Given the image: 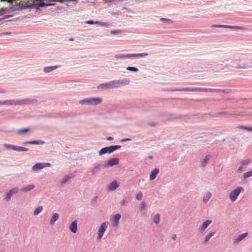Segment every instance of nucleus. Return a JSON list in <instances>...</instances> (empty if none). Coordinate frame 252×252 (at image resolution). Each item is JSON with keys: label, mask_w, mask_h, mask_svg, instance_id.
Segmentation results:
<instances>
[{"label": "nucleus", "mask_w": 252, "mask_h": 252, "mask_svg": "<svg viewBox=\"0 0 252 252\" xmlns=\"http://www.w3.org/2000/svg\"><path fill=\"white\" fill-rule=\"evenodd\" d=\"M1 1H7L8 2H9V0H1Z\"/></svg>", "instance_id": "obj_51"}, {"label": "nucleus", "mask_w": 252, "mask_h": 252, "mask_svg": "<svg viewBox=\"0 0 252 252\" xmlns=\"http://www.w3.org/2000/svg\"><path fill=\"white\" fill-rule=\"evenodd\" d=\"M97 88L101 90L104 89H111V85L110 84V82L100 84L98 86Z\"/></svg>", "instance_id": "obj_21"}, {"label": "nucleus", "mask_w": 252, "mask_h": 252, "mask_svg": "<svg viewBox=\"0 0 252 252\" xmlns=\"http://www.w3.org/2000/svg\"><path fill=\"white\" fill-rule=\"evenodd\" d=\"M216 89H211V88H205V90L204 91V92H215L216 91Z\"/></svg>", "instance_id": "obj_43"}, {"label": "nucleus", "mask_w": 252, "mask_h": 252, "mask_svg": "<svg viewBox=\"0 0 252 252\" xmlns=\"http://www.w3.org/2000/svg\"><path fill=\"white\" fill-rule=\"evenodd\" d=\"M248 235L247 232L242 234L239 236L236 235L233 238V241L235 244H238L242 240L244 239Z\"/></svg>", "instance_id": "obj_7"}, {"label": "nucleus", "mask_w": 252, "mask_h": 252, "mask_svg": "<svg viewBox=\"0 0 252 252\" xmlns=\"http://www.w3.org/2000/svg\"><path fill=\"white\" fill-rule=\"evenodd\" d=\"M159 215L158 214H156L154 217V222L156 223V224H158L160 220V218H159Z\"/></svg>", "instance_id": "obj_32"}, {"label": "nucleus", "mask_w": 252, "mask_h": 252, "mask_svg": "<svg viewBox=\"0 0 252 252\" xmlns=\"http://www.w3.org/2000/svg\"><path fill=\"white\" fill-rule=\"evenodd\" d=\"M59 218V215L58 213H54L50 220V224L51 225H54L55 221L58 220Z\"/></svg>", "instance_id": "obj_17"}, {"label": "nucleus", "mask_w": 252, "mask_h": 252, "mask_svg": "<svg viewBox=\"0 0 252 252\" xmlns=\"http://www.w3.org/2000/svg\"><path fill=\"white\" fill-rule=\"evenodd\" d=\"M126 70L136 72L138 71V69L134 67L128 66L126 67Z\"/></svg>", "instance_id": "obj_40"}, {"label": "nucleus", "mask_w": 252, "mask_h": 252, "mask_svg": "<svg viewBox=\"0 0 252 252\" xmlns=\"http://www.w3.org/2000/svg\"><path fill=\"white\" fill-rule=\"evenodd\" d=\"M210 158H211V156L208 155V156H206L202 162V163H201L202 166H205Z\"/></svg>", "instance_id": "obj_27"}, {"label": "nucleus", "mask_w": 252, "mask_h": 252, "mask_svg": "<svg viewBox=\"0 0 252 252\" xmlns=\"http://www.w3.org/2000/svg\"><path fill=\"white\" fill-rule=\"evenodd\" d=\"M121 148L119 145L111 146L101 149L99 152V155L102 156L106 153L110 154L114 151L118 150Z\"/></svg>", "instance_id": "obj_1"}, {"label": "nucleus", "mask_w": 252, "mask_h": 252, "mask_svg": "<svg viewBox=\"0 0 252 252\" xmlns=\"http://www.w3.org/2000/svg\"><path fill=\"white\" fill-rule=\"evenodd\" d=\"M159 173V169L158 168L154 169L151 172L150 176V180H154L156 178L158 174Z\"/></svg>", "instance_id": "obj_18"}, {"label": "nucleus", "mask_w": 252, "mask_h": 252, "mask_svg": "<svg viewBox=\"0 0 252 252\" xmlns=\"http://www.w3.org/2000/svg\"><path fill=\"white\" fill-rule=\"evenodd\" d=\"M148 55V53H140V54H127V57L128 58L130 57H136V58H141L143 57H146Z\"/></svg>", "instance_id": "obj_16"}, {"label": "nucleus", "mask_w": 252, "mask_h": 252, "mask_svg": "<svg viewBox=\"0 0 252 252\" xmlns=\"http://www.w3.org/2000/svg\"><path fill=\"white\" fill-rule=\"evenodd\" d=\"M51 164L50 163H37L33 165L32 169L33 171H36L39 169H42L45 167H51Z\"/></svg>", "instance_id": "obj_6"}, {"label": "nucleus", "mask_w": 252, "mask_h": 252, "mask_svg": "<svg viewBox=\"0 0 252 252\" xmlns=\"http://www.w3.org/2000/svg\"><path fill=\"white\" fill-rule=\"evenodd\" d=\"M121 215L117 214L115 215L111 220L112 224L113 226H117L119 224V221L121 219Z\"/></svg>", "instance_id": "obj_9"}, {"label": "nucleus", "mask_w": 252, "mask_h": 252, "mask_svg": "<svg viewBox=\"0 0 252 252\" xmlns=\"http://www.w3.org/2000/svg\"><path fill=\"white\" fill-rule=\"evenodd\" d=\"M119 160L118 158L109 159L107 161V166L111 167L119 164Z\"/></svg>", "instance_id": "obj_8"}, {"label": "nucleus", "mask_w": 252, "mask_h": 252, "mask_svg": "<svg viewBox=\"0 0 252 252\" xmlns=\"http://www.w3.org/2000/svg\"><path fill=\"white\" fill-rule=\"evenodd\" d=\"M119 187V184L117 181H114L111 183L108 187V191H113L115 190L116 189H117Z\"/></svg>", "instance_id": "obj_12"}, {"label": "nucleus", "mask_w": 252, "mask_h": 252, "mask_svg": "<svg viewBox=\"0 0 252 252\" xmlns=\"http://www.w3.org/2000/svg\"><path fill=\"white\" fill-rule=\"evenodd\" d=\"M9 2H11L13 0H9ZM55 1V0H42V1H40L38 5L40 7H43L44 6H49L54 5L53 3H50L51 1Z\"/></svg>", "instance_id": "obj_10"}, {"label": "nucleus", "mask_w": 252, "mask_h": 252, "mask_svg": "<svg viewBox=\"0 0 252 252\" xmlns=\"http://www.w3.org/2000/svg\"><path fill=\"white\" fill-rule=\"evenodd\" d=\"M71 178V177L69 176L64 177L61 180V184L63 185L67 183L70 181Z\"/></svg>", "instance_id": "obj_28"}, {"label": "nucleus", "mask_w": 252, "mask_h": 252, "mask_svg": "<svg viewBox=\"0 0 252 252\" xmlns=\"http://www.w3.org/2000/svg\"><path fill=\"white\" fill-rule=\"evenodd\" d=\"M57 67H58V66H56V65L46 67L44 68V71L45 72L48 73V72H51V71H52L54 69H56Z\"/></svg>", "instance_id": "obj_25"}, {"label": "nucleus", "mask_w": 252, "mask_h": 252, "mask_svg": "<svg viewBox=\"0 0 252 252\" xmlns=\"http://www.w3.org/2000/svg\"><path fill=\"white\" fill-rule=\"evenodd\" d=\"M108 226V223L107 222H103L101 224L100 228L98 229V235L97 237V239H101V238L102 237L104 233L106 231L107 228Z\"/></svg>", "instance_id": "obj_4"}, {"label": "nucleus", "mask_w": 252, "mask_h": 252, "mask_svg": "<svg viewBox=\"0 0 252 252\" xmlns=\"http://www.w3.org/2000/svg\"><path fill=\"white\" fill-rule=\"evenodd\" d=\"M19 104V101L16 100H6L4 101H0V105H17Z\"/></svg>", "instance_id": "obj_11"}, {"label": "nucleus", "mask_w": 252, "mask_h": 252, "mask_svg": "<svg viewBox=\"0 0 252 252\" xmlns=\"http://www.w3.org/2000/svg\"><path fill=\"white\" fill-rule=\"evenodd\" d=\"M216 233L215 231H211L209 234L206 236V237L204 238L202 243L203 244H206L209 240L211 239V238Z\"/></svg>", "instance_id": "obj_15"}, {"label": "nucleus", "mask_w": 252, "mask_h": 252, "mask_svg": "<svg viewBox=\"0 0 252 252\" xmlns=\"http://www.w3.org/2000/svg\"><path fill=\"white\" fill-rule=\"evenodd\" d=\"M180 91L193 92L192 88H186L181 89V90H180Z\"/></svg>", "instance_id": "obj_42"}, {"label": "nucleus", "mask_w": 252, "mask_h": 252, "mask_svg": "<svg viewBox=\"0 0 252 252\" xmlns=\"http://www.w3.org/2000/svg\"><path fill=\"white\" fill-rule=\"evenodd\" d=\"M3 147L6 149H10L13 150H16V146H15L14 145H10V144H4Z\"/></svg>", "instance_id": "obj_33"}, {"label": "nucleus", "mask_w": 252, "mask_h": 252, "mask_svg": "<svg viewBox=\"0 0 252 252\" xmlns=\"http://www.w3.org/2000/svg\"><path fill=\"white\" fill-rule=\"evenodd\" d=\"M44 143V142L42 140H35V141H31L27 142L25 143L26 144H35V145H42Z\"/></svg>", "instance_id": "obj_22"}, {"label": "nucleus", "mask_w": 252, "mask_h": 252, "mask_svg": "<svg viewBox=\"0 0 252 252\" xmlns=\"http://www.w3.org/2000/svg\"><path fill=\"white\" fill-rule=\"evenodd\" d=\"M18 191V189L17 188H14L6 193V196L7 197L8 200H10L12 195L13 194L16 193Z\"/></svg>", "instance_id": "obj_13"}, {"label": "nucleus", "mask_w": 252, "mask_h": 252, "mask_svg": "<svg viewBox=\"0 0 252 252\" xmlns=\"http://www.w3.org/2000/svg\"><path fill=\"white\" fill-rule=\"evenodd\" d=\"M107 139L108 140H109V141H111V140H113V137H108L107 138Z\"/></svg>", "instance_id": "obj_47"}, {"label": "nucleus", "mask_w": 252, "mask_h": 252, "mask_svg": "<svg viewBox=\"0 0 252 252\" xmlns=\"http://www.w3.org/2000/svg\"><path fill=\"white\" fill-rule=\"evenodd\" d=\"M101 166V164H97L96 166H95L93 169H92V173L93 174H95L96 172H97L100 169V167Z\"/></svg>", "instance_id": "obj_35"}, {"label": "nucleus", "mask_w": 252, "mask_h": 252, "mask_svg": "<svg viewBox=\"0 0 252 252\" xmlns=\"http://www.w3.org/2000/svg\"><path fill=\"white\" fill-rule=\"evenodd\" d=\"M176 238V235H175V234H174V235H173V236H172V239H173V240H175Z\"/></svg>", "instance_id": "obj_49"}, {"label": "nucleus", "mask_w": 252, "mask_h": 252, "mask_svg": "<svg viewBox=\"0 0 252 252\" xmlns=\"http://www.w3.org/2000/svg\"><path fill=\"white\" fill-rule=\"evenodd\" d=\"M238 128L242 129H245L248 131H252V127H247L245 126H239L237 127Z\"/></svg>", "instance_id": "obj_38"}, {"label": "nucleus", "mask_w": 252, "mask_h": 252, "mask_svg": "<svg viewBox=\"0 0 252 252\" xmlns=\"http://www.w3.org/2000/svg\"><path fill=\"white\" fill-rule=\"evenodd\" d=\"M193 92H204L205 88H192Z\"/></svg>", "instance_id": "obj_39"}, {"label": "nucleus", "mask_w": 252, "mask_h": 252, "mask_svg": "<svg viewBox=\"0 0 252 252\" xmlns=\"http://www.w3.org/2000/svg\"><path fill=\"white\" fill-rule=\"evenodd\" d=\"M35 188V186L33 185H29L21 189V190L23 192H28L32 189H33Z\"/></svg>", "instance_id": "obj_20"}, {"label": "nucleus", "mask_w": 252, "mask_h": 252, "mask_svg": "<svg viewBox=\"0 0 252 252\" xmlns=\"http://www.w3.org/2000/svg\"><path fill=\"white\" fill-rule=\"evenodd\" d=\"M244 191V189L243 188L241 187H237L236 189L230 192L229 194V198L230 200L232 202L235 201L237 199V197L240 192Z\"/></svg>", "instance_id": "obj_2"}, {"label": "nucleus", "mask_w": 252, "mask_h": 252, "mask_svg": "<svg viewBox=\"0 0 252 252\" xmlns=\"http://www.w3.org/2000/svg\"><path fill=\"white\" fill-rule=\"evenodd\" d=\"M146 207V203L144 202H141V203L140 205V209L142 210L144 209Z\"/></svg>", "instance_id": "obj_44"}, {"label": "nucleus", "mask_w": 252, "mask_h": 252, "mask_svg": "<svg viewBox=\"0 0 252 252\" xmlns=\"http://www.w3.org/2000/svg\"><path fill=\"white\" fill-rule=\"evenodd\" d=\"M86 23L89 24H93L94 23V21L92 20L87 21Z\"/></svg>", "instance_id": "obj_46"}, {"label": "nucleus", "mask_w": 252, "mask_h": 252, "mask_svg": "<svg viewBox=\"0 0 252 252\" xmlns=\"http://www.w3.org/2000/svg\"><path fill=\"white\" fill-rule=\"evenodd\" d=\"M243 176L245 179H246L247 178H249L252 177V170L250 171L246 172L245 173H244L243 174Z\"/></svg>", "instance_id": "obj_31"}, {"label": "nucleus", "mask_w": 252, "mask_h": 252, "mask_svg": "<svg viewBox=\"0 0 252 252\" xmlns=\"http://www.w3.org/2000/svg\"><path fill=\"white\" fill-rule=\"evenodd\" d=\"M212 221L210 220H206L204 221L199 226L198 228V232L202 234L204 233L205 229L208 227V226L211 223Z\"/></svg>", "instance_id": "obj_5"}, {"label": "nucleus", "mask_w": 252, "mask_h": 252, "mask_svg": "<svg viewBox=\"0 0 252 252\" xmlns=\"http://www.w3.org/2000/svg\"><path fill=\"white\" fill-rule=\"evenodd\" d=\"M212 194L210 192H207L203 197V201L206 203L211 197Z\"/></svg>", "instance_id": "obj_24"}, {"label": "nucleus", "mask_w": 252, "mask_h": 252, "mask_svg": "<svg viewBox=\"0 0 252 252\" xmlns=\"http://www.w3.org/2000/svg\"><path fill=\"white\" fill-rule=\"evenodd\" d=\"M143 197V194L141 192H138L136 195V198L137 200H140Z\"/></svg>", "instance_id": "obj_41"}, {"label": "nucleus", "mask_w": 252, "mask_h": 252, "mask_svg": "<svg viewBox=\"0 0 252 252\" xmlns=\"http://www.w3.org/2000/svg\"><path fill=\"white\" fill-rule=\"evenodd\" d=\"M101 101H102V98H99V97H96V98H90L86 99L81 101L80 103H82L83 102H86L90 104L96 105V104L101 103Z\"/></svg>", "instance_id": "obj_3"}, {"label": "nucleus", "mask_w": 252, "mask_h": 252, "mask_svg": "<svg viewBox=\"0 0 252 252\" xmlns=\"http://www.w3.org/2000/svg\"><path fill=\"white\" fill-rule=\"evenodd\" d=\"M29 130H30V129L29 128L18 130L17 131V133L19 134H24V133H25L29 131Z\"/></svg>", "instance_id": "obj_36"}, {"label": "nucleus", "mask_w": 252, "mask_h": 252, "mask_svg": "<svg viewBox=\"0 0 252 252\" xmlns=\"http://www.w3.org/2000/svg\"><path fill=\"white\" fill-rule=\"evenodd\" d=\"M244 167V166L243 165H241L238 168V170H237V172L238 173H241L242 172L243 170V168Z\"/></svg>", "instance_id": "obj_45"}, {"label": "nucleus", "mask_w": 252, "mask_h": 252, "mask_svg": "<svg viewBox=\"0 0 252 252\" xmlns=\"http://www.w3.org/2000/svg\"><path fill=\"white\" fill-rule=\"evenodd\" d=\"M70 40H71V41H73V39L72 38H70Z\"/></svg>", "instance_id": "obj_52"}, {"label": "nucleus", "mask_w": 252, "mask_h": 252, "mask_svg": "<svg viewBox=\"0 0 252 252\" xmlns=\"http://www.w3.org/2000/svg\"><path fill=\"white\" fill-rule=\"evenodd\" d=\"M115 57L117 59H125L126 58H128L127 57V54L125 55V54H123L117 55L115 56Z\"/></svg>", "instance_id": "obj_34"}, {"label": "nucleus", "mask_w": 252, "mask_h": 252, "mask_svg": "<svg viewBox=\"0 0 252 252\" xmlns=\"http://www.w3.org/2000/svg\"><path fill=\"white\" fill-rule=\"evenodd\" d=\"M251 159H247L246 160H242L241 163L242 165H243L244 167H246L251 163Z\"/></svg>", "instance_id": "obj_30"}, {"label": "nucleus", "mask_w": 252, "mask_h": 252, "mask_svg": "<svg viewBox=\"0 0 252 252\" xmlns=\"http://www.w3.org/2000/svg\"><path fill=\"white\" fill-rule=\"evenodd\" d=\"M129 140H130V139H129V138H126V139H123L122 141H123V142H124V141H129Z\"/></svg>", "instance_id": "obj_48"}, {"label": "nucleus", "mask_w": 252, "mask_h": 252, "mask_svg": "<svg viewBox=\"0 0 252 252\" xmlns=\"http://www.w3.org/2000/svg\"><path fill=\"white\" fill-rule=\"evenodd\" d=\"M120 86L122 85H127L129 83V80L128 79H124L121 80H119Z\"/></svg>", "instance_id": "obj_26"}, {"label": "nucleus", "mask_w": 252, "mask_h": 252, "mask_svg": "<svg viewBox=\"0 0 252 252\" xmlns=\"http://www.w3.org/2000/svg\"><path fill=\"white\" fill-rule=\"evenodd\" d=\"M70 231L73 233H75L77 230V220H74L72 222L69 226Z\"/></svg>", "instance_id": "obj_14"}, {"label": "nucleus", "mask_w": 252, "mask_h": 252, "mask_svg": "<svg viewBox=\"0 0 252 252\" xmlns=\"http://www.w3.org/2000/svg\"><path fill=\"white\" fill-rule=\"evenodd\" d=\"M160 20H165V21H168V22L170 21V20L166 19H160Z\"/></svg>", "instance_id": "obj_50"}, {"label": "nucleus", "mask_w": 252, "mask_h": 252, "mask_svg": "<svg viewBox=\"0 0 252 252\" xmlns=\"http://www.w3.org/2000/svg\"><path fill=\"white\" fill-rule=\"evenodd\" d=\"M42 206H38L35 209V210L34 211V212H33V215L34 216H37V215H38L40 213H41L42 211Z\"/></svg>", "instance_id": "obj_29"}, {"label": "nucleus", "mask_w": 252, "mask_h": 252, "mask_svg": "<svg viewBox=\"0 0 252 252\" xmlns=\"http://www.w3.org/2000/svg\"><path fill=\"white\" fill-rule=\"evenodd\" d=\"M212 27H217V28H228V29H241L240 27H233V26H227V25H213Z\"/></svg>", "instance_id": "obj_19"}, {"label": "nucleus", "mask_w": 252, "mask_h": 252, "mask_svg": "<svg viewBox=\"0 0 252 252\" xmlns=\"http://www.w3.org/2000/svg\"><path fill=\"white\" fill-rule=\"evenodd\" d=\"M28 149L26 148L21 147V146H17L16 148V150L17 151H27Z\"/></svg>", "instance_id": "obj_37"}, {"label": "nucleus", "mask_w": 252, "mask_h": 252, "mask_svg": "<svg viewBox=\"0 0 252 252\" xmlns=\"http://www.w3.org/2000/svg\"><path fill=\"white\" fill-rule=\"evenodd\" d=\"M109 82L111 85V89L120 87L119 80H114Z\"/></svg>", "instance_id": "obj_23"}]
</instances>
